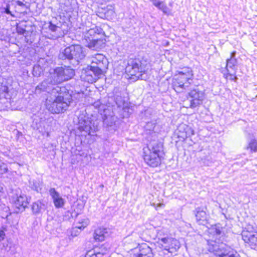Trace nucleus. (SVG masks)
<instances>
[{"instance_id":"f257e3e1","label":"nucleus","mask_w":257,"mask_h":257,"mask_svg":"<svg viewBox=\"0 0 257 257\" xmlns=\"http://www.w3.org/2000/svg\"><path fill=\"white\" fill-rule=\"evenodd\" d=\"M53 95H49L46 100V107L49 111L58 114L65 111L72 102V96L65 87H57Z\"/></svg>"},{"instance_id":"f03ea898","label":"nucleus","mask_w":257,"mask_h":257,"mask_svg":"<svg viewBox=\"0 0 257 257\" xmlns=\"http://www.w3.org/2000/svg\"><path fill=\"white\" fill-rule=\"evenodd\" d=\"M108 65V62L105 56L96 54L91 58V65L83 70L81 78L84 81L93 83L102 74Z\"/></svg>"},{"instance_id":"7ed1b4c3","label":"nucleus","mask_w":257,"mask_h":257,"mask_svg":"<svg viewBox=\"0 0 257 257\" xmlns=\"http://www.w3.org/2000/svg\"><path fill=\"white\" fill-rule=\"evenodd\" d=\"M164 155L163 144L161 142H151L144 149L145 162L152 167H156L161 163Z\"/></svg>"},{"instance_id":"20e7f679","label":"nucleus","mask_w":257,"mask_h":257,"mask_svg":"<svg viewBox=\"0 0 257 257\" xmlns=\"http://www.w3.org/2000/svg\"><path fill=\"white\" fill-rule=\"evenodd\" d=\"M86 56L83 48L80 45H71L60 52L59 59L68 61L73 65H78Z\"/></svg>"},{"instance_id":"39448f33","label":"nucleus","mask_w":257,"mask_h":257,"mask_svg":"<svg viewBox=\"0 0 257 257\" xmlns=\"http://www.w3.org/2000/svg\"><path fill=\"white\" fill-rule=\"evenodd\" d=\"M145 62L138 58H129L125 66V72L131 76V79H144L143 75L146 71Z\"/></svg>"},{"instance_id":"423d86ee","label":"nucleus","mask_w":257,"mask_h":257,"mask_svg":"<svg viewBox=\"0 0 257 257\" xmlns=\"http://www.w3.org/2000/svg\"><path fill=\"white\" fill-rule=\"evenodd\" d=\"M99 121L93 116L91 117L85 115L78 117V130L81 135L94 136L99 130Z\"/></svg>"},{"instance_id":"0eeeda50","label":"nucleus","mask_w":257,"mask_h":257,"mask_svg":"<svg viewBox=\"0 0 257 257\" xmlns=\"http://www.w3.org/2000/svg\"><path fill=\"white\" fill-rule=\"evenodd\" d=\"M208 250L219 257H240L236 251L223 242L211 241Z\"/></svg>"},{"instance_id":"6e6552de","label":"nucleus","mask_w":257,"mask_h":257,"mask_svg":"<svg viewBox=\"0 0 257 257\" xmlns=\"http://www.w3.org/2000/svg\"><path fill=\"white\" fill-rule=\"evenodd\" d=\"M103 35L102 29L99 27L95 26L90 29L85 35V37L89 40L87 47L94 50L100 49L104 44L103 40L101 38Z\"/></svg>"},{"instance_id":"1a4fd4ad","label":"nucleus","mask_w":257,"mask_h":257,"mask_svg":"<svg viewBox=\"0 0 257 257\" xmlns=\"http://www.w3.org/2000/svg\"><path fill=\"white\" fill-rule=\"evenodd\" d=\"M54 82L58 84L71 79L75 75L74 69L69 66L58 67L50 71Z\"/></svg>"},{"instance_id":"9d476101","label":"nucleus","mask_w":257,"mask_h":257,"mask_svg":"<svg viewBox=\"0 0 257 257\" xmlns=\"http://www.w3.org/2000/svg\"><path fill=\"white\" fill-rule=\"evenodd\" d=\"M159 247L164 251L165 255H171L175 253L180 248V244L179 241L172 237H162L159 239L158 242Z\"/></svg>"},{"instance_id":"9b49d317","label":"nucleus","mask_w":257,"mask_h":257,"mask_svg":"<svg viewBox=\"0 0 257 257\" xmlns=\"http://www.w3.org/2000/svg\"><path fill=\"white\" fill-rule=\"evenodd\" d=\"M242 238L246 245L255 249L257 247V227L247 225L241 232Z\"/></svg>"},{"instance_id":"f8f14e48","label":"nucleus","mask_w":257,"mask_h":257,"mask_svg":"<svg viewBox=\"0 0 257 257\" xmlns=\"http://www.w3.org/2000/svg\"><path fill=\"white\" fill-rule=\"evenodd\" d=\"M52 76L50 73L46 79L44 80L41 83L38 85L35 89L36 93H40L42 92H46L50 94V95H52L53 90L56 88L57 87H59L57 85L56 82H54V79L52 78Z\"/></svg>"},{"instance_id":"ddd939ff","label":"nucleus","mask_w":257,"mask_h":257,"mask_svg":"<svg viewBox=\"0 0 257 257\" xmlns=\"http://www.w3.org/2000/svg\"><path fill=\"white\" fill-rule=\"evenodd\" d=\"M44 36L50 39H57L62 36L61 28L57 25L49 22L45 24L42 29Z\"/></svg>"},{"instance_id":"4468645a","label":"nucleus","mask_w":257,"mask_h":257,"mask_svg":"<svg viewBox=\"0 0 257 257\" xmlns=\"http://www.w3.org/2000/svg\"><path fill=\"white\" fill-rule=\"evenodd\" d=\"M204 98V93L198 88L191 90L188 93V99L190 102V107L195 108L202 103Z\"/></svg>"},{"instance_id":"2eb2a0df","label":"nucleus","mask_w":257,"mask_h":257,"mask_svg":"<svg viewBox=\"0 0 257 257\" xmlns=\"http://www.w3.org/2000/svg\"><path fill=\"white\" fill-rule=\"evenodd\" d=\"M116 120L117 117L115 116L113 111L111 112L110 111L109 112L104 113L103 117L104 127L107 128L108 131H115Z\"/></svg>"},{"instance_id":"dca6fc26","label":"nucleus","mask_w":257,"mask_h":257,"mask_svg":"<svg viewBox=\"0 0 257 257\" xmlns=\"http://www.w3.org/2000/svg\"><path fill=\"white\" fill-rule=\"evenodd\" d=\"M107 102L106 105L108 106V107L111 108L112 111H113V109H115V107L120 109H123L125 106V101L124 99L120 95H116L114 98L108 97L107 98Z\"/></svg>"},{"instance_id":"f3484780","label":"nucleus","mask_w":257,"mask_h":257,"mask_svg":"<svg viewBox=\"0 0 257 257\" xmlns=\"http://www.w3.org/2000/svg\"><path fill=\"white\" fill-rule=\"evenodd\" d=\"M11 2L10 1L0 0V18L7 15L13 18L16 17L15 14L10 10Z\"/></svg>"},{"instance_id":"a211bd4d","label":"nucleus","mask_w":257,"mask_h":257,"mask_svg":"<svg viewBox=\"0 0 257 257\" xmlns=\"http://www.w3.org/2000/svg\"><path fill=\"white\" fill-rule=\"evenodd\" d=\"M49 194L53 200L54 204L56 208H62L65 204V200L60 195V194L54 188H51L49 190Z\"/></svg>"},{"instance_id":"6ab92c4d","label":"nucleus","mask_w":257,"mask_h":257,"mask_svg":"<svg viewBox=\"0 0 257 257\" xmlns=\"http://www.w3.org/2000/svg\"><path fill=\"white\" fill-rule=\"evenodd\" d=\"M206 210V207H198L194 210L196 221L199 224L204 225L207 223V215Z\"/></svg>"},{"instance_id":"aec40b11","label":"nucleus","mask_w":257,"mask_h":257,"mask_svg":"<svg viewBox=\"0 0 257 257\" xmlns=\"http://www.w3.org/2000/svg\"><path fill=\"white\" fill-rule=\"evenodd\" d=\"M14 199L15 205L17 208L19 209L22 208L23 210L27 207L29 202L27 197L25 194L22 193L19 195L17 194L16 198Z\"/></svg>"},{"instance_id":"412c9836","label":"nucleus","mask_w":257,"mask_h":257,"mask_svg":"<svg viewBox=\"0 0 257 257\" xmlns=\"http://www.w3.org/2000/svg\"><path fill=\"white\" fill-rule=\"evenodd\" d=\"M181 77H179L176 75L173 80L172 85L174 89L177 93H181L187 88V84L183 83L181 80Z\"/></svg>"},{"instance_id":"4be33fe9","label":"nucleus","mask_w":257,"mask_h":257,"mask_svg":"<svg viewBox=\"0 0 257 257\" xmlns=\"http://www.w3.org/2000/svg\"><path fill=\"white\" fill-rule=\"evenodd\" d=\"M109 229L106 228L99 227L95 230L93 237L96 241H102L109 235Z\"/></svg>"},{"instance_id":"5701e85b","label":"nucleus","mask_w":257,"mask_h":257,"mask_svg":"<svg viewBox=\"0 0 257 257\" xmlns=\"http://www.w3.org/2000/svg\"><path fill=\"white\" fill-rule=\"evenodd\" d=\"M177 75L181 77V80L185 84H187V88L192 82L193 73L192 70L188 69L186 71H180Z\"/></svg>"},{"instance_id":"b1692460","label":"nucleus","mask_w":257,"mask_h":257,"mask_svg":"<svg viewBox=\"0 0 257 257\" xmlns=\"http://www.w3.org/2000/svg\"><path fill=\"white\" fill-rule=\"evenodd\" d=\"M236 55L235 52H233L231 53L230 57L229 59H227L225 69L226 71H230L229 69H230L232 71L236 72L237 70V60L235 58Z\"/></svg>"},{"instance_id":"393cba45","label":"nucleus","mask_w":257,"mask_h":257,"mask_svg":"<svg viewBox=\"0 0 257 257\" xmlns=\"http://www.w3.org/2000/svg\"><path fill=\"white\" fill-rule=\"evenodd\" d=\"M44 209L45 204L40 200H37L34 202L31 206L32 211L34 215L40 214L41 211Z\"/></svg>"},{"instance_id":"a878e982","label":"nucleus","mask_w":257,"mask_h":257,"mask_svg":"<svg viewBox=\"0 0 257 257\" xmlns=\"http://www.w3.org/2000/svg\"><path fill=\"white\" fill-rule=\"evenodd\" d=\"M115 15V13L114 12V7L111 5L107 6L106 9L104 10V18L108 20H111L114 18Z\"/></svg>"},{"instance_id":"bb28decb","label":"nucleus","mask_w":257,"mask_h":257,"mask_svg":"<svg viewBox=\"0 0 257 257\" xmlns=\"http://www.w3.org/2000/svg\"><path fill=\"white\" fill-rule=\"evenodd\" d=\"M29 186L33 190L36 191L38 192H39L41 191L43 184L42 182L39 180H29Z\"/></svg>"},{"instance_id":"cd10ccee","label":"nucleus","mask_w":257,"mask_h":257,"mask_svg":"<svg viewBox=\"0 0 257 257\" xmlns=\"http://www.w3.org/2000/svg\"><path fill=\"white\" fill-rule=\"evenodd\" d=\"M16 4L15 7L17 9V6L20 8L18 9V11L22 13L23 11H25L28 8V3L26 0H17L15 1Z\"/></svg>"},{"instance_id":"c85d7f7f","label":"nucleus","mask_w":257,"mask_h":257,"mask_svg":"<svg viewBox=\"0 0 257 257\" xmlns=\"http://www.w3.org/2000/svg\"><path fill=\"white\" fill-rule=\"evenodd\" d=\"M102 103L100 101V100H98L97 101L93 103V106L94 107L98 109L99 110H103V113L109 112L110 110V109L108 107V106L105 104Z\"/></svg>"},{"instance_id":"c756f323","label":"nucleus","mask_w":257,"mask_h":257,"mask_svg":"<svg viewBox=\"0 0 257 257\" xmlns=\"http://www.w3.org/2000/svg\"><path fill=\"white\" fill-rule=\"evenodd\" d=\"M32 126L34 129L39 130V132H43L44 131V122L35 118L33 121Z\"/></svg>"},{"instance_id":"7c9ffc66","label":"nucleus","mask_w":257,"mask_h":257,"mask_svg":"<svg viewBox=\"0 0 257 257\" xmlns=\"http://www.w3.org/2000/svg\"><path fill=\"white\" fill-rule=\"evenodd\" d=\"M107 250L103 252H95L93 250L87 251L85 257H102L103 255L106 253Z\"/></svg>"},{"instance_id":"2f4dec72","label":"nucleus","mask_w":257,"mask_h":257,"mask_svg":"<svg viewBox=\"0 0 257 257\" xmlns=\"http://www.w3.org/2000/svg\"><path fill=\"white\" fill-rule=\"evenodd\" d=\"M156 7L161 10L165 15H169L171 14V10L163 2H161Z\"/></svg>"},{"instance_id":"473e14b6","label":"nucleus","mask_w":257,"mask_h":257,"mask_svg":"<svg viewBox=\"0 0 257 257\" xmlns=\"http://www.w3.org/2000/svg\"><path fill=\"white\" fill-rule=\"evenodd\" d=\"M211 230L213 233L217 236H223L224 234L223 228L219 224H216L213 226Z\"/></svg>"},{"instance_id":"72a5a7b5","label":"nucleus","mask_w":257,"mask_h":257,"mask_svg":"<svg viewBox=\"0 0 257 257\" xmlns=\"http://www.w3.org/2000/svg\"><path fill=\"white\" fill-rule=\"evenodd\" d=\"M246 149H249L251 152H256L257 151V140L252 139L248 143Z\"/></svg>"},{"instance_id":"f704fd0d","label":"nucleus","mask_w":257,"mask_h":257,"mask_svg":"<svg viewBox=\"0 0 257 257\" xmlns=\"http://www.w3.org/2000/svg\"><path fill=\"white\" fill-rule=\"evenodd\" d=\"M89 223V220L88 218L82 219L78 222L76 227L80 229H83L88 225Z\"/></svg>"},{"instance_id":"c9c22d12","label":"nucleus","mask_w":257,"mask_h":257,"mask_svg":"<svg viewBox=\"0 0 257 257\" xmlns=\"http://www.w3.org/2000/svg\"><path fill=\"white\" fill-rule=\"evenodd\" d=\"M236 72L234 73V71L232 70L226 71V73H224V77L227 79L228 78L231 81H236L237 77L235 76Z\"/></svg>"},{"instance_id":"e433bc0d","label":"nucleus","mask_w":257,"mask_h":257,"mask_svg":"<svg viewBox=\"0 0 257 257\" xmlns=\"http://www.w3.org/2000/svg\"><path fill=\"white\" fill-rule=\"evenodd\" d=\"M42 72V69L39 65H35L33 67V74L35 77H38L40 75Z\"/></svg>"},{"instance_id":"4c0bfd02","label":"nucleus","mask_w":257,"mask_h":257,"mask_svg":"<svg viewBox=\"0 0 257 257\" xmlns=\"http://www.w3.org/2000/svg\"><path fill=\"white\" fill-rule=\"evenodd\" d=\"M7 165L0 160V174H4L8 172Z\"/></svg>"},{"instance_id":"58836bf2","label":"nucleus","mask_w":257,"mask_h":257,"mask_svg":"<svg viewBox=\"0 0 257 257\" xmlns=\"http://www.w3.org/2000/svg\"><path fill=\"white\" fill-rule=\"evenodd\" d=\"M7 231L6 226H2L0 228V241L3 240L6 237L5 232Z\"/></svg>"},{"instance_id":"ea45409f","label":"nucleus","mask_w":257,"mask_h":257,"mask_svg":"<svg viewBox=\"0 0 257 257\" xmlns=\"http://www.w3.org/2000/svg\"><path fill=\"white\" fill-rule=\"evenodd\" d=\"M156 122L154 121L148 122L146 123V130H148L150 131H153L155 126Z\"/></svg>"},{"instance_id":"a19ab883","label":"nucleus","mask_w":257,"mask_h":257,"mask_svg":"<svg viewBox=\"0 0 257 257\" xmlns=\"http://www.w3.org/2000/svg\"><path fill=\"white\" fill-rule=\"evenodd\" d=\"M17 31L18 34L21 35H24V34L26 32V30L24 28L21 27L20 26H17Z\"/></svg>"},{"instance_id":"79ce46f5","label":"nucleus","mask_w":257,"mask_h":257,"mask_svg":"<svg viewBox=\"0 0 257 257\" xmlns=\"http://www.w3.org/2000/svg\"><path fill=\"white\" fill-rule=\"evenodd\" d=\"M149 1H151V2H152L153 5L155 7L158 6V4L161 2L160 1H159L158 0H149Z\"/></svg>"},{"instance_id":"37998d69","label":"nucleus","mask_w":257,"mask_h":257,"mask_svg":"<svg viewBox=\"0 0 257 257\" xmlns=\"http://www.w3.org/2000/svg\"><path fill=\"white\" fill-rule=\"evenodd\" d=\"M3 184L0 183V193L3 192Z\"/></svg>"},{"instance_id":"c03bdc74","label":"nucleus","mask_w":257,"mask_h":257,"mask_svg":"<svg viewBox=\"0 0 257 257\" xmlns=\"http://www.w3.org/2000/svg\"><path fill=\"white\" fill-rule=\"evenodd\" d=\"M162 205H163V204H161V203L158 204V206H162Z\"/></svg>"},{"instance_id":"a18cd8bd","label":"nucleus","mask_w":257,"mask_h":257,"mask_svg":"<svg viewBox=\"0 0 257 257\" xmlns=\"http://www.w3.org/2000/svg\"><path fill=\"white\" fill-rule=\"evenodd\" d=\"M126 239L128 240V239H129V237H127L126 238Z\"/></svg>"}]
</instances>
